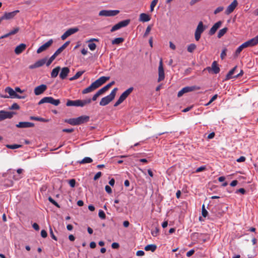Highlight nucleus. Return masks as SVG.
<instances>
[{"label": "nucleus", "instance_id": "1", "mask_svg": "<svg viewBox=\"0 0 258 258\" xmlns=\"http://www.w3.org/2000/svg\"><path fill=\"white\" fill-rule=\"evenodd\" d=\"M89 119L90 117L89 116L82 115L77 118L66 119L64 122L72 125H78L88 122Z\"/></svg>", "mask_w": 258, "mask_h": 258}, {"label": "nucleus", "instance_id": "2", "mask_svg": "<svg viewBox=\"0 0 258 258\" xmlns=\"http://www.w3.org/2000/svg\"><path fill=\"white\" fill-rule=\"evenodd\" d=\"M117 88H114L109 95L102 98L99 103L100 106H106L111 102L115 98Z\"/></svg>", "mask_w": 258, "mask_h": 258}, {"label": "nucleus", "instance_id": "3", "mask_svg": "<svg viewBox=\"0 0 258 258\" xmlns=\"http://www.w3.org/2000/svg\"><path fill=\"white\" fill-rule=\"evenodd\" d=\"M70 43V41H67L61 47H60L47 61L46 66H49L55 58V57L58 54H59L69 45Z\"/></svg>", "mask_w": 258, "mask_h": 258}, {"label": "nucleus", "instance_id": "4", "mask_svg": "<svg viewBox=\"0 0 258 258\" xmlns=\"http://www.w3.org/2000/svg\"><path fill=\"white\" fill-rule=\"evenodd\" d=\"M134 90L133 87H130L124 92H123L120 96L118 99L114 104V107H116L123 102L124 100L129 96V95L133 92Z\"/></svg>", "mask_w": 258, "mask_h": 258}, {"label": "nucleus", "instance_id": "5", "mask_svg": "<svg viewBox=\"0 0 258 258\" xmlns=\"http://www.w3.org/2000/svg\"><path fill=\"white\" fill-rule=\"evenodd\" d=\"M206 29V26H204L202 21H200L196 29L195 33V38L196 41H199L201 38L202 33Z\"/></svg>", "mask_w": 258, "mask_h": 258}, {"label": "nucleus", "instance_id": "6", "mask_svg": "<svg viewBox=\"0 0 258 258\" xmlns=\"http://www.w3.org/2000/svg\"><path fill=\"white\" fill-rule=\"evenodd\" d=\"M130 23V20L127 19L119 22L117 24L114 25L110 30L111 32H114L122 27L127 26Z\"/></svg>", "mask_w": 258, "mask_h": 258}, {"label": "nucleus", "instance_id": "7", "mask_svg": "<svg viewBox=\"0 0 258 258\" xmlns=\"http://www.w3.org/2000/svg\"><path fill=\"white\" fill-rule=\"evenodd\" d=\"M119 10H102L99 13V16L105 17H112L117 15L119 14Z\"/></svg>", "mask_w": 258, "mask_h": 258}, {"label": "nucleus", "instance_id": "8", "mask_svg": "<svg viewBox=\"0 0 258 258\" xmlns=\"http://www.w3.org/2000/svg\"><path fill=\"white\" fill-rule=\"evenodd\" d=\"M6 92L8 93L12 98L24 99L25 96H20L17 94L16 91L12 88L8 87L5 89Z\"/></svg>", "mask_w": 258, "mask_h": 258}, {"label": "nucleus", "instance_id": "9", "mask_svg": "<svg viewBox=\"0 0 258 258\" xmlns=\"http://www.w3.org/2000/svg\"><path fill=\"white\" fill-rule=\"evenodd\" d=\"M20 11L19 10H16L11 12H5L4 15L0 18V21L12 19Z\"/></svg>", "mask_w": 258, "mask_h": 258}, {"label": "nucleus", "instance_id": "10", "mask_svg": "<svg viewBox=\"0 0 258 258\" xmlns=\"http://www.w3.org/2000/svg\"><path fill=\"white\" fill-rule=\"evenodd\" d=\"M15 113L14 112L6 111L5 110H0V121L6 119L12 118Z\"/></svg>", "mask_w": 258, "mask_h": 258}, {"label": "nucleus", "instance_id": "11", "mask_svg": "<svg viewBox=\"0 0 258 258\" xmlns=\"http://www.w3.org/2000/svg\"><path fill=\"white\" fill-rule=\"evenodd\" d=\"M158 75L159 77L158 79V82H160L163 81L165 78L164 71L163 66L162 59H161L159 62V65L158 67Z\"/></svg>", "mask_w": 258, "mask_h": 258}, {"label": "nucleus", "instance_id": "12", "mask_svg": "<svg viewBox=\"0 0 258 258\" xmlns=\"http://www.w3.org/2000/svg\"><path fill=\"white\" fill-rule=\"evenodd\" d=\"M78 31L79 29L77 27L70 28L61 35V38L62 40H64L67 37L77 32Z\"/></svg>", "mask_w": 258, "mask_h": 258}, {"label": "nucleus", "instance_id": "13", "mask_svg": "<svg viewBox=\"0 0 258 258\" xmlns=\"http://www.w3.org/2000/svg\"><path fill=\"white\" fill-rule=\"evenodd\" d=\"M47 58H43L42 59H39L38 61H36L33 64L30 65L29 68L30 69H33L37 68H39L42 66H43L45 63L46 64Z\"/></svg>", "mask_w": 258, "mask_h": 258}, {"label": "nucleus", "instance_id": "14", "mask_svg": "<svg viewBox=\"0 0 258 258\" xmlns=\"http://www.w3.org/2000/svg\"><path fill=\"white\" fill-rule=\"evenodd\" d=\"M53 40L50 39L47 42L41 45L39 47L37 50V53H40L41 52L46 50L48 48H49L52 44Z\"/></svg>", "mask_w": 258, "mask_h": 258}, {"label": "nucleus", "instance_id": "15", "mask_svg": "<svg viewBox=\"0 0 258 258\" xmlns=\"http://www.w3.org/2000/svg\"><path fill=\"white\" fill-rule=\"evenodd\" d=\"M238 5V2L237 0H234L230 5H229L225 11V14L227 15H229L232 13L234 9L236 8L237 6Z\"/></svg>", "mask_w": 258, "mask_h": 258}, {"label": "nucleus", "instance_id": "16", "mask_svg": "<svg viewBox=\"0 0 258 258\" xmlns=\"http://www.w3.org/2000/svg\"><path fill=\"white\" fill-rule=\"evenodd\" d=\"M47 88V86L45 84L39 85L34 89V93L36 95H40L46 90Z\"/></svg>", "mask_w": 258, "mask_h": 258}, {"label": "nucleus", "instance_id": "17", "mask_svg": "<svg viewBox=\"0 0 258 258\" xmlns=\"http://www.w3.org/2000/svg\"><path fill=\"white\" fill-rule=\"evenodd\" d=\"M34 126V123L27 121L20 122L16 125V126L18 128H29L32 127Z\"/></svg>", "mask_w": 258, "mask_h": 258}, {"label": "nucleus", "instance_id": "18", "mask_svg": "<svg viewBox=\"0 0 258 258\" xmlns=\"http://www.w3.org/2000/svg\"><path fill=\"white\" fill-rule=\"evenodd\" d=\"M222 24V22L221 21H219L216 22L210 29L209 32V35L212 36L214 35L217 30L220 27Z\"/></svg>", "mask_w": 258, "mask_h": 258}, {"label": "nucleus", "instance_id": "19", "mask_svg": "<svg viewBox=\"0 0 258 258\" xmlns=\"http://www.w3.org/2000/svg\"><path fill=\"white\" fill-rule=\"evenodd\" d=\"M109 78V77L102 76L96 80L94 83L98 88L108 81Z\"/></svg>", "mask_w": 258, "mask_h": 258}, {"label": "nucleus", "instance_id": "20", "mask_svg": "<svg viewBox=\"0 0 258 258\" xmlns=\"http://www.w3.org/2000/svg\"><path fill=\"white\" fill-rule=\"evenodd\" d=\"M96 89H97V87L93 82L89 87L83 90L82 93L83 94H87L94 91Z\"/></svg>", "mask_w": 258, "mask_h": 258}, {"label": "nucleus", "instance_id": "21", "mask_svg": "<svg viewBox=\"0 0 258 258\" xmlns=\"http://www.w3.org/2000/svg\"><path fill=\"white\" fill-rule=\"evenodd\" d=\"M26 48V45L24 43H21L15 48L14 51L16 54H20L23 52Z\"/></svg>", "mask_w": 258, "mask_h": 258}, {"label": "nucleus", "instance_id": "22", "mask_svg": "<svg viewBox=\"0 0 258 258\" xmlns=\"http://www.w3.org/2000/svg\"><path fill=\"white\" fill-rule=\"evenodd\" d=\"M70 73V69L68 67L63 68L59 74V77L61 79L63 80L66 78L69 73Z\"/></svg>", "mask_w": 258, "mask_h": 258}, {"label": "nucleus", "instance_id": "23", "mask_svg": "<svg viewBox=\"0 0 258 258\" xmlns=\"http://www.w3.org/2000/svg\"><path fill=\"white\" fill-rule=\"evenodd\" d=\"M151 17L149 15L146 13H141L140 15L139 20L140 22H146L149 21Z\"/></svg>", "mask_w": 258, "mask_h": 258}, {"label": "nucleus", "instance_id": "24", "mask_svg": "<svg viewBox=\"0 0 258 258\" xmlns=\"http://www.w3.org/2000/svg\"><path fill=\"white\" fill-rule=\"evenodd\" d=\"M66 105L67 106H80V100H68L67 102Z\"/></svg>", "mask_w": 258, "mask_h": 258}, {"label": "nucleus", "instance_id": "25", "mask_svg": "<svg viewBox=\"0 0 258 258\" xmlns=\"http://www.w3.org/2000/svg\"><path fill=\"white\" fill-rule=\"evenodd\" d=\"M185 93L198 90L201 89L200 87L197 86H187L183 88Z\"/></svg>", "mask_w": 258, "mask_h": 258}, {"label": "nucleus", "instance_id": "26", "mask_svg": "<svg viewBox=\"0 0 258 258\" xmlns=\"http://www.w3.org/2000/svg\"><path fill=\"white\" fill-rule=\"evenodd\" d=\"M237 66L234 67L232 69H231L228 73L227 74L225 78V80H229L232 78H234V76H233L234 74L235 71L237 69Z\"/></svg>", "mask_w": 258, "mask_h": 258}, {"label": "nucleus", "instance_id": "27", "mask_svg": "<svg viewBox=\"0 0 258 258\" xmlns=\"http://www.w3.org/2000/svg\"><path fill=\"white\" fill-rule=\"evenodd\" d=\"M212 69L214 74H217L219 73L220 70L218 67V63L216 61L213 62L212 64Z\"/></svg>", "mask_w": 258, "mask_h": 258}, {"label": "nucleus", "instance_id": "28", "mask_svg": "<svg viewBox=\"0 0 258 258\" xmlns=\"http://www.w3.org/2000/svg\"><path fill=\"white\" fill-rule=\"evenodd\" d=\"M60 70V68L59 67H57L53 69L51 73V77L52 78H56Z\"/></svg>", "mask_w": 258, "mask_h": 258}, {"label": "nucleus", "instance_id": "29", "mask_svg": "<svg viewBox=\"0 0 258 258\" xmlns=\"http://www.w3.org/2000/svg\"><path fill=\"white\" fill-rule=\"evenodd\" d=\"M157 248V246L155 244H149L145 246V250L146 251L151 250L152 252H154Z\"/></svg>", "mask_w": 258, "mask_h": 258}, {"label": "nucleus", "instance_id": "30", "mask_svg": "<svg viewBox=\"0 0 258 258\" xmlns=\"http://www.w3.org/2000/svg\"><path fill=\"white\" fill-rule=\"evenodd\" d=\"M51 97H45L42 98L38 102V105H41L44 103H50Z\"/></svg>", "mask_w": 258, "mask_h": 258}, {"label": "nucleus", "instance_id": "31", "mask_svg": "<svg viewBox=\"0 0 258 258\" xmlns=\"http://www.w3.org/2000/svg\"><path fill=\"white\" fill-rule=\"evenodd\" d=\"M228 28L227 27H225L221 30L218 32L217 37L218 38H221L222 36H223L227 32Z\"/></svg>", "mask_w": 258, "mask_h": 258}, {"label": "nucleus", "instance_id": "32", "mask_svg": "<svg viewBox=\"0 0 258 258\" xmlns=\"http://www.w3.org/2000/svg\"><path fill=\"white\" fill-rule=\"evenodd\" d=\"M248 41L251 47L256 45L258 43V35Z\"/></svg>", "mask_w": 258, "mask_h": 258}, {"label": "nucleus", "instance_id": "33", "mask_svg": "<svg viewBox=\"0 0 258 258\" xmlns=\"http://www.w3.org/2000/svg\"><path fill=\"white\" fill-rule=\"evenodd\" d=\"M85 71H79L78 72H77V73L75 74V76H74L73 77L70 78L69 79V80L70 81H74L75 80H76L77 79H78L79 78H80L84 73Z\"/></svg>", "mask_w": 258, "mask_h": 258}, {"label": "nucleus", "instance_id": "34", "mask_svg": "<svg viewBox=\"0 0 258 258\" xmlns=\"http://www.w3.org/2000/svg\"><path fill=\"white\" fill-rule=\"evenodd\" d=\"M91 102V99L90 98L85 99V100H80V106L84 107L87 104H89Z\"/></svg>", "mask_w": 258, "mask_h": 258}, {"label": "nucleus", "instance_id": "35", "mask_svg": "<svg viewBox=\"0 0 258 258\" xmlns=\"http://www.w3.org/2000/svg\"><path fill=\"white\" fill-rule=\"evenodd\" d=\"M23 171V169H22L21 168L18 169L17 170V172L19 175H14L13 178L16 180L20 179L22 177L20 174L22 173Z\"/></svg>", "mask_w": 258, "mask_h": 258}, {"label": "nucleus", "instance_id": "36", "mask_svg": "<svg viewBox=\"0 0 258 258\" xmlns=\"http://www.w3.org/2000/svg\"><path fill=\"white\" fill-rule=\"evenodd\" d=\"M124 41V39L122 37L116 38L112 40V44H119Z\"/></svg>", "mask_w": 258, "mask_h": 258}, {"label": "nucleus", "instance_id": "37", "mask_svg": "<svg viewBox=\"0 0 258 258\" xmlns=\"http://www.w3.org/2000/svg\"><path fill=\"white\" fill-rule=\"evenodd\" d=\"M196 48L197 46L196 44L191 43L188 45L187 50L188 52L192 53L196 49Z\"/></svg>", "mask_w": 258, "mask_h": 258}, {"label": "nucleus", "instance_id": "38", "mask_svg": "<svg viewBox=\"0 0 258 258\" xmlns=\"http://www.w3.org/2000/svg\"><path fill=\"white\" fill-rule=\"evenodd\" d=\"M93 161V160L90 157H85L81 161L79 162L80 164L90 163Z\"/></svg>", "mask_w": 258, "mask_h": 258}, {"label": "nucleus", "instance_id": "39", "mask_svg": "<svg viewBox=\"0 0 258 258\" xmlns=\"http://www.w3.org/2000/svg\"><path fill=\"white\" fill-rule=\"evenodd\" d=\"M60 103V102L59 99H54L53 97H51L50 104L55 106H58Z\"/></svg>", "mask_w": 258, "mask_h": 258}, {"label": "nucleus", "instance_id": "40", "mask_svg": "<svg viewBox=\"0 0 258 258\" xmlns=\"http://www.w3.org/2000/svg\"><path fill=\"white\" fill-rule=\"evenodd\" d=\"M158 2V0H153L152 1L150 5V11L153 12L154 8Z\"/></svg>", "mask_w": 258, "mask_h": 258}, {"label": "nucleus", "instance_id": "41", "mask_svg": "<svg viewBox=\"0 0 258 258\" xmlns=\"http://www.w3.org/2000/svg\"><path fill=\"white\" fill-rule=\"evenodd\" d=\"M30 119L32 120H34L36 121H40L42 122H46L47 120L45 119L42 118V117H35V116H31L30 117Z\"/></svg>", "mask_w": 258, "mask_h": 258}, {"label": "nucleus", "instance_id": "42", "mask_svg": "<svg viewBox=\"0 0 258 258\" xmlns=\"http://www.w3.org/2000/svg\"><path fill=\"white\" fill-rule=\"evenodd\" d=\"M7 147L11 149H16L21 147L22 146L20 145L14 144V145H7Z\"/></svg>", "mask_w": 258, "mask_h": 258}, {"label": "nucleus", "instance_id": "43", "mask_svg": "<svg viewBox=\"0 0 258 258\" xmlns=\"http://www.w3.org/2000/svg\"><path fill=\"white\" fill-rule=\"evenodd\" d=\"M98 216L101 219H105L106 218L105 214L102 210L99 211Z\"/></svg>", "mask_w": 258, "mask_h": 258}, {"label": "nucleus", "instance_id": "44", "mask_svg": "<svg viewBox=\"0 0 258 258\" xmlns=\"http://www.w3.org/2000/svg\"><path fill=\"white\" fill-rule=\"evenodd\" d=\"M151 29H152V25H149L147 28H146V31L144 34V37H147L149 34L150 33L151 30Z\"/></svg>", "mask_w": 258, "mask_h": 258}, {"label": "nucleus", "instance_id": "45", "mask_svg": "<svg viewBox=\"0 0 258 258\" xmlns=\"http://www.w3.org/2000/svg\"><path fill=\"white\" fill-rule=\"evenodd\" d=\"M202 216L204 217H206L207 216L208 214V212L206 210L204 205H203V206H202Z\"/></svg>", "mask_w": 258, "mask_h": 258}, {"label": "nucleus", "instance_id": "46", "mask_svg": "<svg viewBox=\"0 0 258 258\" xmlns=\"http://www.w3.org/2000/svg\"><path fill=\"white\" fill-rule=\"evenodd\" d=\"M48 200L53 205H54V206H55L57 208H60V206L58 204V203L57 202H56L51 197H48Z\"/></svg>", "mask_w": 258, "mask_h": 258}, {"label": "nucleus", "instance_id": "47", "mask_svg": "<svg viewBox=\"0 0 258 258\" xmlns=\"http://www.w3.org/2000/svg\"><path fill=\"white\" fill-rule=\"evenodd\" d=\"M159 229L157 227H156L154 230H152L151 231V234L153 236L156 237L159 234Z\"/></svg>", "mask_w": 258, "mask_h": 258}, {"label": "nucleus", "instance_id": "48", "mask_svg": "<svg viewBox=\"0 0 258 258\" xmlns=\"http://www.w3.org/2000/svg\"><path fill=\"white\" fill-rule=\"evenodd\" d=\"M244 47L242 46V45L241 44L236 49L235 51V55L236 56L238 55V54L241 52V51L244 49Z\"/></svg>", "mask_w": 258, "mask_h": 258}, {"label": "nucleus", "instance_id": "49", "mask_svg": "<svg viewBox=\"0 0 258 258\" xmlns=\"http://www.w3.org/2000/svg\"><path fill=\"white\" fill-rule=\"evenodd\" d=\"M227 51V49L226 48H224L221 53L220 57L222 59H223L225 56H226V52Z\"/></svg>", "mask_w": 258, "mask_h": 258}, {"label": "nucleus", "instance_id": "50", "mask_svg": "<svg viewBox=\"0 0 258 258\" xmlns=\"http://www.w3.org/2000/svg\"><path fill=\"white\" fill-rule=\"evenodd\" d=\"M88 47L92 51L94 50L96 48V45L94 43H90L88 45Z\"/></svg>", "mask_w": 258, "mask_h": 258}, {"label": "nucleus", "instance_id": "51", "mask_svg": "<svg viewBox=\"0 0 258 258\" xmlns=\"http://www.w3.org/2000/svg\"><path fill=\"white\" fill-rule=\"evenodd\" d=\"M19 108H20L19 105L16 103H13L12 104V105L10 107V109H12V110H14V109L18 110Z\"/></svg>", "mask_w": 258, "mask_h": 258}, {"label": "nucleus", "instance_id": "52", "mask_svg": "<svg viewBox=\"0 0 258 258\" xmlns=\"http://www.w3.org/2000/svg\"><path fill=\"white\" fill-rule=\"evenodd\" d=\"M50 234L51 238L54 240L56 241L57 240V237L54 235L52 229L51 227L49 228Z\"/></svg>", "mask_w": 258, "mask_h": 258}, {"label": "nucleus", "instance_id": "53", "mask_svg": "<svg viewBox=\"0 0 258 258\" xmlns=\"http://www.w3.org/2000/svg\"><path fill=\"white\" fill-rule=\"evenodd\" d=\"M19 31V28L16 27L14 28L13 30H11L9 33L10 35H14L18 32Z\"/></svg>", "mask_w": 258, "mask_h": 258}, {"label": "nucleus", "instance_id": "54", "mask_svg": "<svg viewBox=\"0 0 258 258\" xmlns=\"http://www.w3.org/2000/svg\"><path fill=\"white\" fill-rule=\"evenodd\" d=\"M224 9L223 7H219L214 11V14H217L221 12H222Z\"/></svg>", "mask_w": 258, "mask_h": 258}, {"label": "nucleus", "instance_id": "55", "mask_svg": "<svg viewBox=\"0 0 258 258\" xmlns=\"http://www.w3.org/2000/svg\"><path fill=\"white\" fill-rule=\"evenodd\" d=\"M69 183L72 187H74L75 186L76 180L75 179H72L69 180Z\"/></svg>", "mask_w": 258, "mask_h": 258}, {"label": "nucleus", "instance_id": "56", "mask_svg": "<svg viewBox=\"0 0 258 258\" xmlns=\"http://www.w3.org/2000/svg\"><path fill=\"white\" fill-rule=\"evenodd\" d=\"M101 175H102V173L101 172H97L95 175V176L94 177V180H97L98 178H99L101 176Z\"/></svg>", "mask_w": 258, "mask_h": 258}, {"label": "nucleus", "instance_id": "57", "mask_svg": "<svg viewBox=\"0 0 258 258\" xmlns=\"http://www.w3.org/2000/svg\"><path fill=\"white\" fill-rule=\"evenodd\" d=\"M111 247L113 249H117L119 248V245L118 243L117 242H113L111 244Z\"/></svg>", "mask_w": 258, "mask_h": 258}, {"label": "nucleus", "instance_id": "58", "mask_svg": "<svg viewBox=\"0 0 258 258\" xmlns=\"http://www.w3.org/2000/svg\"><path fill=\"white\" fill-rule=\"evenodd\" d=\"M41 236L43 238H46L47 236V233L45 230H42L41 231Z\"/></svg>", "mask_w": 258, "mask_h": 258}, {"label": "nucleus", "instance_id": "59", "mask_svg": "<svg viewBox=\"0 0 258 258\" xmlns=\"http://www.w3.org/2000/svg\"><path fill=\"white\" fill-rule=\"evenodd\" d=\"M185 93V90H184L183 88L181 90H180L178 92V94H177V96L178 97H180L181 96H182L183 94Z\"/></svg>", "mask_w": 258, "mask_h": 258}, {"label": "nucleus", "instance_id": "60", "mask_svg": "<svg viewBox=\"0 0 258 258\" xmlns=\"http://www.w3.org/2000/svg\"><path fill=\"white\" fill-rule=\"evenodd\" d=\"M185 93V90H184L183 88L181 90H180L178 92V94H177V96L178 97H180L181 96H182L183 94Z\"/></svg>", "mask_w": 258, "mask_h": 258}, {"label": "nucleus", "instance_id": "61", "mask_svg": "<svg viewBox=\"0 0 258 258\" xmlns=\"http://www.w3.org/2000/svg\"><path fill=\"white\" fill-rule=\"evenodd\" d=\"M106 191L108 194L112 193V189L109 185H106L105 187Z\"/></svg>", "mask_w": 258, "mask_h": 258}, {"label": "nucleus", "instance_id": "62", "mask_svg": "<svg viewBox=\"0 0 258 258\" xmlns=\"http://www.w3.org/2000/svg\"><path fill=\"white\" fill-rule=\"evenodd\" d=\"M195 251L194 249H191L186 253V255L187 257H190L195 253Z\"/></svg>", "mask_w": 258, "mask_h": 258}, {"label": "nucleus", "instance_id": "63", "mask_svg": "<svg viewBox=\"0 0 258 258\" xmlns=\"http://www.w3.org/2000/svg\"><path fill=\"white\" fill-rule=\"evenodd\" d=\"M100 96V94L98 93V92H97L93 96L92 98L91 99V101H95L96 100L97 98Z\"/></svg>", "mask_w": 258, "mask_h": 258}, {"label": "nucleus", "instance_id": "64", "mask_svg": "<svg viewBox=\"0 0 258 258\" xmlns=\"http://www.w3.org/2000/svg\"><path fill=\"white\" fill-rule=\"evenodd\" d=\"M206 169V167L205 166H201L199 168H197L196 169V172H201V171H203L204 170H205Z\"/></svg>", "mask_w": 258, "mask_h": 258}]
</instances>
